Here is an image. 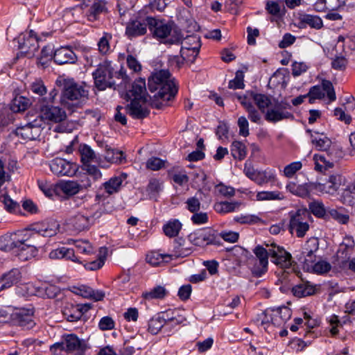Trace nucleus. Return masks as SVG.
Masks as SVG:
<instances>
[{
	"label": "nucleus",
	"mask_w": 355,
	"mask_h": 355,
	"mask_svg": "<svg viewBox=\"0 0 355 355\" xmlns=\"http://www.w3.org/2000/svg\"><path fill=\"white\" fill-rule=\"evenodd\" d=\"M244 84V74L242 71H237L235 74V78L229 82L228 87L232 89H243Z\"/></svg>",
	"instance_id": "3c124183"
},
{
	"label": "nucleus",
	"mask_w": 355,
	"mask_h": 355,
	"mask_svg": "<svg viewBox=\"0 0 355 355\" xmlns=\"http://www.w3.org/2000/svg\"><path fill=\"white\" fill-rule=\"evenodd\" d=\"M191 243L197 246L207 245H218L219 241L211 230H198L191 233L188 236Z\"/></svg>",
	"instance_id": "6ab92c4d"
},
{
	"label": "nucleus",
	"mask_w": 355,
	"mask_h": 355,
	"mask_svg": "<svg viewBox=\"0 0 355 355\" xmlns=\"http://www.w3.org/2000/svg\"><path fill=\"white\" fill-rule=\"evenodd\" d=\"M310 211L316 217L324 218L328 210L325 209L324 204L319 200H314L309 204Z\"/></svg>",
	"instance_id": "a18cd8bd"
},
{
	"label": "nucleus",
	"mask_w": 355,
	"mask_h": 355,
	"mask_svg": "<svg viewBox=\"0 0 355 355\" xmlns=\"http://www.w3.org/2000/svg\"><path fill=\"white\" fill-rule=\"evenodd\" d=\"M59 227L60 225L57 220H49L34 225L33 232L30 234L33 239L37 235L51 237L58 233Z\"/></svg>",
	"instance_id": "a211bd4d"
},
{
	"label": "nucleus",
	"mask_w": 355,
	"mask_h": 355,
	"mask_svg": "<svg viewBox=\"0 0 355 355\" xmlns=\"http://www.w3.org/2000/svg\"><path fill=\"white\" fill-rule=\"evenodd\" d=\"M49 167L53 173L61 176H72L76 174L78 170V167L74 163L58 157L50 162Z\"/></svg>",
	"instance_id": "dca6fc26"
},
{
	"label": "nucleus",
	"mask_w": 355,
	"mask_h": 355,
	"mask_svg": "<svg viewBox=\"0 0 355 355\" xmlns=\"http://www.w3.org/2000/svg\"><path fill=\"white\" fill-rule=\"evenodd\" d=\"M112 36L107 33H105L104 35L99 40L98 42V51L101 54H106L110 49V40Z\"/></svg>",
	"instance_id": "13d9d810"
},
{
	"label": "nucleus",
	"mask_w": 355,
	"mask_h": 355,
	"mask_svg": "<svg viewBox=\"0 0 355 355\" xmlns=\"http://www.w3.org/2000/svg\"><path fill=\"white\" fill-rule=\"evenodd\" d=\"M284 198V196L282 193L278 191H260L258 192L256 195V199L258 201H263V200H281Z\"/></svg>",
	"instance_id": "c03bdc74"
},
{
	"label": "nucleus",
	"mask_w": 355,
	"mask_h": 355,
	"mask_svg": "<svg viewBox=\"0 0 355 355\" xmlns=\"http://www.w3.org/2000/svg\"><path fill=\"white\" fill-rule=\"evenodd\" d=\"M79 153L81 161L85 165L92 162L96 157L94 150L86 144L79 146Z\"/></svg>",
	"instance_id": "49530a36"
},
{
	"label": "nucleus",
	"mask_w": 355,
	"mask_h": 355,
	"mask_svg": "<svg viewBox=\"0 0 355 355\" xmlns=\"http://www.w3.org/2000/svg\"><path fill=\"white\" fill-rule=\"evenodd\" d=\"M38 186L47 197H52L55 193V188L51 182H48L45 180H38Z\"/></svg>",
	"instance_id": "052dcab7"
},
{
	"label": "nucleus",
	"mask_w": 355,
	"mask_h": 355,
	"mask_svg": "<svg viewBox=\"0 0 355 355\" xmlns=\"http://www.w3.org/2000/svg\"><path fill=\"white\" fill-rule=\"evenodd\" d=\"M147 100L132 99L125 107V112L132 118L143 119L149 115L150 110L146 106Z\"/></svg>",
	"instance_id": "aec40b11"
},
{
	"label": "nucleus",
	"mask_w": 355,
	"mask_h": 355,
	"mask_svg": "<svg viewBox=\"0 0 355 355\" xmlns=\"http://www.w3.org/2000/svg\"><path fill=\"white\" fill-rule=\"evenodd\" d=\"M231 154L234 159H243L247 155L245 145L239 141H234L231 145Z\"/></svg>",
	"instance_id": "79ce46f5"
},
{
	"label": "nucleus",
	"mask_w": 355,
	"mask_h": 355,
	"mask_svg": "<svg viewBox=\"0 0 355 355\" xmlns=\"http://www.w3.org/2000/svg\"><path fill=\"white\" fill-rule=\"evenodd\" d=\"M150 17H138L129 21L125 28V34L129 38L144 35L146 33L147 26L149 28Z\"/></svg>",
	"instance_id": "2eb2a0df"
},
{
	"label": "nucleus",
	"mask_w": 355,
	"mask_h": 355,
	"mask_svg": "<svg viewBox=\"0 0 355 355\" xmlns=\"http://www.w3.org/2000/svg\"><path fill=\"white\" fill-rule=\"evenodd\" d=\"M234 220L241 224H256L261 221L257 215L248 214L234 217Z\"/></svg>",
	"instance_id": "5fc2aeb1"
},
{
	"label": "nucleus",
	"mask_w": 355,
	"mask_h": 355,
	"mask_svg": "<svg viewBox=\"0 0 355 355\" xmlns=\"http://www.w3.org/2000/svg\"><path fill=\"white\" fill-rule=\"evenodd\" d=\"M301 21L315 29L321 28L323 25L320 17L311 15H303L301 18Z\"/></svg>",
	"instance_id": "8fccbe9b"
},
{
	"label": "nucleus",
	"mask_w": 355,
	"mask_h": 355,
	"mask_svg": "<svg viewBox=\"0 0 355 355\" xmlns=\"http://www.w3.org/2000/svg\"><path fill=\"white\" fill-rule=\"evenodd\" d=\"M64 340V351L73 352L76 355H83L87 348V343L80 340L75 334H67L63 336Z\"/></svg>",
	"instance_id": "4be33fe9"
},
{
	"label": "nucleus",
	"mask_w": 355,
	"mask_h": 355,
	"mask_svg": "<svg viewBox=\"0 0 355 355\" xmlns=\"http://www.w3.org/2000/svg\"><path fill=\"white\" fill-rule=\"evenodd\" d=\"M126 178V175L115 176L110 178L108 181L105 182L103 187L105 192L108 195H112L118 192L121 187L123 180Z\"/></svg>",
	"instance_id": "473e14b6"
},
{
	"label": "nucleus",
	"mask_w": 355,
	"mask_h": 355,
	"mask_svg": "<svg viewBox=\"0 0 355 355\" xmlns=\"http://www.w3.org/2000/svg\"><path fill=\"white\" fill-rule=\"evenodd\" d=\"M40 110V115L36 119H41L47 121L55 123L62 122L65 120L67 114L64 110L58 106H54L52 103L47 101L46 98H41L37 103Z\"/></svg>",
	"instance_id": "6e6552de"
},
{
	"label": "nucleus",
	"mask_w": 355,
	"mask_h": 355,
	"mask_svg": "<svg viewBox=\"0 0 355 355\" xmlns=\"http://www.w3.org/2000/svg\"><path fill=\"white\" fill-rule=\"evenodd\" d=\"M318 248L319 243L317 239L311 238L306 242L302 251L296 256L297 260L304 263V268L307 270L310 269L311 266L315 261V256L314 253L318 251Z\"/></svg>",
	"instance_id": "f8f14e48"
},
{
	"label": "nucleus",
	"mask_w": 355,
	"mask_h": 355,
	"mask_svg": "<svg viewBox=\"0 0 355 355\" xmlns=\"http://www.w3.org/2000/svg\"><path fill=\"white\" fill-rule=\"evenodd\" d=\"M133 99L147 100L146 82L144 79H139L135 80L130 90Z\"/></svg>",
	"instance_id": "7c9ffc66"
},
{
	"label": "nucleus",
	"mask_w": 355,
	"mask_h": 355,
	"mask_svg": "<svg viewBox=\"0 0 355 355\" xmlns=\"http://www.w3.org/2000/svg\"><path fill=\"white\" fill-rule=\"evenodd\" d=\"M170 256L169 254H161L158 252L153 251L147 254L146 261L153 266H157L163 263L164 259Z\"/></svg>",
	"instance_id": "09e8293b"
},
{
	"label": "nucleus",
	"mask_w": 355,
	"mask_h": 355,
	"mask_svg": "<svg viewBox=\"0 0 355 355\" xmlns=\"http://www.w3.org/2000/svg\"><path fill=\"white\" fill-rule=\"evenodd\" d=\"M315 183H305L302 184H297L293 182H290L287 184L286 190L293 193V195L300 197L307 196L312 189H314Z\"/></svg>",
	"instance_id": "c85d7f7f"
},
{
	"label": "nucleus",
	"mask_w": 355,
	"mask_h": 355,
	"mask_svg": "<svg viewBox=\"0 0 355 355\" xmlns=\"http://www.w3.org/2000/svg\"><path fill=\"white\" fill-rule=\"evenodd\" d=\"M24 288L26 289V295L28 296L37 295V296H43L44 295V289L39 286H36L35 284L32 283H28L24 286Z\"/></svg>",
	"instance_id": "69168bd1"
},
{
	"label": "nucleus",
	"mask_w": 355,
	"mask_h": 355,
	"mask_svg": "<svg viewBox=\"0 0 355 355\" xmlns=\"http://www.w3.org/2000/svg\"><path fill=\"white\" fill-rule=\"evenodd\" d=\"M20 49L23 53L33 55L35 51L38 48V41L36 36H33L32 31L30 32L29 36L20 43Z\"/></svg>",
	"instance_id": "f704fd0d"
},
{
	"label": "nucleus",
	"mask_w": 355,
	"mask_h": 355,
	"mask_svg": "<svg viewBox=\"0 0 355 355\" xmlns=\"http://www.w3.org/2000/svg\"><path fill=\"white\" fill-rule=\"evenodd\" d=\"M238 126L239 128V135L243 137H248L249 132V123L245 116H240L238 119Z\"/></svg>",
	"instance_id": "774afa93"
},
{
	"label": "nucleus",
	"mask_w": 355,
	"mask_h": 355,
	"mask_svg": "<svg viewBox=\"0 0 355 355\" xmlns=\"http://www.w3.org/2000/svg\"><path fill=\"white\" fill-rule=\"evenodd\" d=\"M148 89L151 92L157 91L153 96L151 106L161 109L167 105L178 93V87L174 80L171 78L168 70H159L152 73L148 78Z\"/></svg>",
	"instance_id": "f257e3e1"
},
{
	"label": "nucleus",
	"mask_w": 355,
	"mask_h": 355,
	"mask_svg": "<svg viewBox=\"0 0 355 355\" xmlns=\"http://www.w3.org/2000/svg\"><path fill=\"white\" fill-rule=\"evenodd\" d=\"M53 60L58 64H73L77 60V56L68 46H62L55 51Z\"/></svg>",
	"instance_id": "bb28decb"
},
{
	"label": "nucleus",
	"mask_w": 355,
	"mask_h": 355,
	"mask_svg": "<svg viewBox=\"0 0 355 355\" xmlns=\"http://www.w3.org/2000/svg\"><path fill=\"white\" fill-rule=\"evenodd\" d=\"M44 122L41 119H35L28 122L26 125L19 127L15 130V134L24 139H36L41 133Z\"/></svg>",
	"instance_id": "ddd939ff"
},
{
	"label": "nucleus",
	"mask_w": 355,
	"mask_h": 355,
	"mask_svg": "<svg viewBox=\"0 0 355 355\" xmlns=\"http://www.w3.org/2000/svg\"><path fill=\"white\" fill-rule=\"evenodd\" d=\"M216 192L225 198H231L235 195L234 188L227 186L223 183L217 184L215 187Z\"/></svg>",
	"instance_id": "864d4df0"
},
{
	"label": "nucleus",
	"mask_w": 355,
	"mask_h": 355,
	"mask_svg": "<svg viewBox=\"0 0 355 355\" xmlns=\"http://www.w3.org/2000/svg\"><path fill=\"white\" fill-rule=\"evenodd\" d=\"M75 248L77 252L82 254H89L93 252V248L90 243L86 241H78L75 243Z\"/></svg>",
	"instance_id": "0e129e2a"
},
{
	"label": "nucleus",
	"mask_w": 355,
	"mask_h": 355,
	"mask_svg": "<svg viewBox=\"0 0 355 355\" xmlns=\"http://www.w3.org/2000/svg\"><path fill=\"white\" fill-rule=\"evenodd\" d=\"M327 214L333 219L337 220L341 224H346L349 221V216L345 214L338 209H331L327 211Z\"/></svg>",
	"instance_id": "bf43d9fd"
},
{
	"label": "nucleus",
	"mask_w": 355,
	"mask_h": 355,
	"mask_svg": "<svg viewBox=\"0 0 355 355\" xmlns=\"http://www.w3.org/2000/svg\"><path fill=\"white\" fill-rule=\"evenodd\" d=\"M311 143L318 150L325 151L329 157L332 159L338 158L341 152L338 150L336 146L333 145L330 139L318 132L314 135L311 134Z\"/></svg>",
	"instance_id": "9b49d317"
},
{
	"label": "nucleus",
	"mask_w": 355,
	"mask_h": 355,
	"mask_svg": "<svg viewBox=\"0 0 355 355\" xmlns=\"http://www.w3.org/2000/svg\"><path fill=\"white\" fill-rule=\"evenodd\" d=\"M327 321L329 322V331L332 336H335L338 333V329L342 327L338 317L335 315H331Z\"/></svg>",
	"instance_id": "4d7b16f0"
},
{
	"label": "nucleus",
	"mask_w": 355,
	"mask_h": 355,
	"mask_svg": "<svg viewBox=\"0 0 355 355\" xmlns=\"http://www.w3.org/2000/svg\"><path fill=\"white\" fill-rule=\"evenodd\" d=\"M341 176L335 174L329 176V180L325 183H315L314 189L318 191L334 194L337 191L341 184Z\"/></svg>",
	"instance_id": "a878e982"
},
{
	"label": "nucleus",
	"mask_w": 355,
	"mask_h": 355,
	"mask_svg": "<svg viewBox=\"0 0 355 355\" xmlns=\"http://www.w3.org/2000/svg\"><path fill=\"white\" fill-rule=\"evenodd\" d=\"M149 30L157 39H166V43L175 44L180 42L182 35L180 31L173 29V25L153 17L149 19Z\"/></svg>",
	"instance_id": "20e7f679"
},
{
	"label": "nucleus",
	"mask_w": 355,
	"mask_h": 355,
	"mask_svg": "<svg viewBox=\"0 0 355 355\" xmlns=\"http://www.w3.org/2000/svg\"><path fill=\"white\" fill-rule=\"evenodd\" d=\"M266 313L270 315L271 323L279 327L291 318V310L286 306H282L266 309Z\"/></svg>",
	"instance_id": "b1692460"
},
{
	"label": "nucleus",
	"mask_w": 355,
	"mask_h": 355,
	"mask_svg": "<svg viewBox=\"0 0 355 355\" xmlns=\"http://www.w3.org/2000/svg\"><path fill=\"white\" fill-rule=\"evenodd\" d=\"M184 321L183 318H177L174 316H169V312H166L163 317L152 318L148 322V330L152 334H157L162 328L166 324H180Z\"/></svg>",
	"instance_id": "f3484780"
},
{
	"label": "nucleus",
	"mask_w": 355,
	"mask_h": 355,
	"mask_svg": "<svg viewBox=\"0 0 355 355\" xmlns=\"http://www.w3.org/2000/svg\"><path fill=\"white\" fill-rule=\"evenodd\" d=\"M73 292L85 298H92L95 301H100L103 299L105 294L101 291H94L92 288L85 285L73 288Z\"/></svg>",
	"instance_id": "cd10ccee"
},
{
	"label": "nucleus",
	"mask_w": 355,
	"mask_h": 355,
	"mask_svg": "<svg viewBox=\"0 0 355 355\" xmlns=\"http://www.w3.org/2000/svg\"><path fill=\"white\" fill-rule=\"evenodd\" d=\"M293 294L297 297L311 295L315 293V288L309 282L302 281L292 288Z\"/></svg>",
	"instance_id": "2f4dec72"
},
{
	"label": "nucleus",
	"mask_w": 355,
	"mask_h": 355,
	"mask_svg": "<svg viewBox=\"0 0 355 355\" xmlns=\"http://www.w3.org/2000/svg\"><path fill=\"white\" fill-rule=\"evenodd\" d=\"M106 10L105 3L103 1L95 2L90 9V17L96 19L97 15L105 12Z\"/></svg>",
	"instance_id": "338daca9"
},
{
	"label": "nucleus",
	"mask_w": 355,
	"mask_h": 355,
	"mask_svg": "<svg viewBox=\"0 0 355 355\" xmlns=\"http://www.w3.org/2000/svg\"><path fill=\"white\" fill-rule=\"evenodd\" d=\"M201 46L200 40L196 35L187 36L182 42L181 49L200 50Z\"/></svg>",
	"instance_id": "de8ad7c7"
},
{
	"label": "nucleus",
	"mask_w": 355,
	"mask_h": 355,
	"mask_svg": "<svg viewBox=\"0 0 355 355\" xmlns=\"http://www.w3.org/2000/svg\"><path fill=\"white\" fill-rule=\"evenodd\" d=\"M167 294L166 288L161 286H157L148 292L142 293V297L146 300H151L153 299H162Z\"/></svg>",
	"instance_id": "37998d69"
},
{
	"label": "nucleus",
	"mask_w": 355,
	"mask_h": 355,
	"mask_svg": "<svg viewBox=\"0 0 355 355\" xmlns=\"http://www.w3.org/2000/svg\"><path fill=\"white\" fill-rule=\"evenodd\" d=\"M116 74L114 71L112 63L105 60L98 65V68L93 72L95 86L99 90H104L107 87H112L115 85L114 78Z\"/></svg>",
	"instance_id": "39448f33"
},
{
	"label": "nucleus",
	"mask_w": 355,
	"mask_h": 355,
	"mask_svg": "<svg viewBox=\"0 0 355 355\" xmlns=\"http://www.w3.org/2000/svg\"><path fill=\"white\" fill-rule=\"evenodd\" d=\"M164 167V161L162 159L153 157L146 162V168L152 171H157Z\"/></svg>",
	"instance_id": "e2e57ef3"
},
{
	"label": "nucleus",
	"mask_w": 355,
	"mask_h": 355,
	"mask_svg": "<svg viewBox=\"0 0 355 355\" xmlns=\"http://www.w3.org/2000/svg\"><path fill=\"white\" fill-rule=\"evenodd\" d=\"M100 216L101 214L97 211L92 214L81 211L70 217L67 220V224L73 230L80 232L89 230L94 225L96 218Z\"/></svg>",
	"instance_id": "1a4fd4ad"
},
{
	"label": "nucleus",
	"mask_w": 355,
	"mask_h": 355,
	"mask_svg": "<svg viewBox=\"0 0 355 355\" xmlns=\"http://www.w3.org/2000/svg\"><path fill=\"white\" fill-rule=\"evenodd\" d=\"M182 226V223L178 219H171L163 226V231L166 236L175 237L178 235Z\"/></svg>",
	"instance_id": "e433bc0d"
},
{
	"label": "nucleus",
	"mask_w": 355,
	"mask_h": 355,
	"mask_svg": "<svg viewBox=\"0 0 355 355\" xmlns=\"http://www.w3.org/2000/svg\"><path fill=\"white\" fill-rule=\"evenodd\" d=\"M200 50L194 49H181L180 54L182 60L188 62H193L197 58Z\"/></svg>",
	"instance_id": "680f3d73"
},
{
	"label": "nucleus",
	"mask_w": 355,
	"mask_h": 355,
	"mask_svg": "<svg viewBox=\"0 0 355 355\" xmlns=\"http://www.w3.org/2000/svg\"><path fill=\"white\" fill-rule=\"evenodd\" d=\"M91 306L88 304H73L66 303L62 309V314L69 322H76L80 320L83 315L90 309Z\"/></svg>",
	"instance_id": "412c9836"
},
{
	"label": "nucleus",
	"mask_w": 355,
	"mask_h": 355,
	"mask_svg": "<svg viewBox=\"0 0 355 355\" xmlns=\"http://www.w3.org/2000/svg\"><path fill=\"white\" fill-rule=\"evenodd\" d=\"M63 193L68 196H73L78 193L82 186L74 181H67L60 182L57 185Z\"/></svg>",
	"instance_id": "a19ab883"
},
{
	"label": "nucleus",
	"mask_w": 355,
	"mask_h": 355,
	"mask_svg": "<svg viewBox=\"0 0 355 355\" xmlns=\"http://www.w3.org/2000/svg\"><path fill=\"white\" fill-rule=\"evenodd\" d=\"M330 159H327L323 155L316 154L313 157L315 162V169L320 172H323L334 166V161L338 158L332 159L329 157Z\"/></svg>",
	"instance_id": "72a5a7b5"
},
{
	"label": "nucleus",
	"mask_w": 355,
	"mask_h": 355,
	"mask_svg": "<svg viewBox=\"0 0 355 355\" xmlns=\"http://www.w3.org/2000/svg\"><path fill=\"white\" fill-rule=\"evenodd\" d=\"M240 206L241 202L237 201H222L216 202L214 207L217 213L227 214L234 211L236 209H239Z\"/></svg>",
	"instance_id": "4c0bfd02"
},
{
	"label": "nucleus",
	"mask_w": 355,
	"mask_h": 355,
	"mask_svg": "<svg viewBox=\"0 0 355 355\" xmlns=\"http://www.w3.org/2000/svg\"><path fill=\"white\" fill-rule=\"evenodd\" d=\"M1 277L7 288H9L21 280V274L19 269L13 268L3 274Z\"/></svg>",
	"instance_id": "c9c22d12"
},
{
	"label": "nucleus",
	"mask_w": 355,
	"mask_h": 355,
	"mask_svg": "<svg viewBox=\"0 0 355 355\" xmlns=\"http://www.w3.org/2000/svg\"><path fill=\"white\" fill-rule=\"evenodd\" d=\"M354 241L351 236L344 238L343 242L340 244L337 251V259L342 263H347L353 253L354 249Z\"/></svg>",
	"instance_id": "393cba45"
},
{
	"label": "nucleus",
	"mask_w": 355,
	"mask_h": 355,
	"mask_svg": "<svg viewBox=\"0 0 355 355\" xmlns=\"http://www.w3.org/2000/svg\"><path fill=\"white\" fill-rule=\"evenodd\" d=\"M267 246L269 248L268 250L258 245L253 251L257 259L252 268V272L255 277H261L266 272L269 255L271 257L272 261L282 268H288L292 264L291 254L283 248L277 246L274 243Z\"/></svg>",
	"instance_id": "f03ea898"
},
{
	"label": "nucleus",
	"mask_w": 355,
	"mask_h": 355,
	"mask_svg": "<svg viewBox=\"0 0 355 355\" xmlns=\"http://www.w3.org/2000/svg\"><path fill=\"white\" fill-rule=\"evenodd\" d=\"M87 96L88 90L85 89V86L77 83L73 79H64L63 91L60 100L63 105H68V101H79L87 98Z\"/></svg>",
	"instance_id": "423d86ee"
},
{
	"label": "nucleus",
	"mask_w": 355,
	"mask_h": 355,
	"mask_svg": "<svg viewBox=\"0 0 355 355\" xmlns=\"http://www.w3.org/2000/svg\"><path fill=\"white\" fill-rule=\"evenodd\" d=\"M302 167L301 162H293L286 165L283 171L284 175L286 178H292Z\"/></svg>",
	"instance_id": "6e6d98bb"
},
{
	"label": "nucleus",
	"mask_w": 355,
	"mask_h": 355,
	"mask_svg": "<svg viewBox=\"0 0 355 355\" xmlns=\"http://www.w3.org/2000/svg\"><path fill=\"white\" fill-rule=\"evenodd\" d=\"M250 98L262 113H265L269 107L273 103V99L270 96L263 94L251 92Z\"/></svg>",
	"instance_id": "c756f323"
},
{
	"label": "nucleus",
	"mask_w": 355,
	"mask_h": 355,
	"mask_svg": "<svg viewBox=\"0 0 355 355\" xmlns=\"http://www.w3.org/2000/svg\"><path fill=\"white\" fill-rule=\"evenodd\" d=\"M325 94L331 102L336 100V96L332 83L329 80H323L321 85L312 87L307 96L310 97L309 101L312 103V98H323L325 96Z\"/></svg>",
	"instance_id": "4468645a"
},
{
	"label": "nucleus",
	"mask_w": 355,
	"mask_h": 355,
	"mask_svg": "<svg viewBox=\"0 0 355 355\" xmlns=\"http://www.w3.org/2000/svg\"><path fill=\"white\" fill-rule=\"evenodd\" d=\"M290 107L289 103L273 99V103L265 112V119L270 123H276L293 118V115L286 110Z\"/></svg>",
	"instance_id": "9d476101"
},
{
	"label": "nucleus",
	"mask_w": 355,
	"mask_h": 355,
	"mask_svg": "<svg viewBox=\"0 0 355 355\" xmlns=\"http://www.w3.org/2000/svg\"><path fill=\"white\" fill-rule=\"evenodd\" d=\"M31 105V101L29 98L18 96L12 100L10 109L14 112H21L27 110Z\"/></svg>",
	"instance_id": "58836bf2"
},
{
	"label": "nucleus",
	"mask_w": 355,
	"mask_h": 355,
	"mask_svg": "<svg viewBox=\"0 0 355 355\" xmlns=\"http://www.w3.org/2000/svg\"><path fill=\"white\" fill-rule=\"evenodd\" d=\"M29 232H19L0 238V250L12 252L21 261H26L35 256L37 249Z\"/></svg>",
	"instance_id": "7ed1b4c3"
},
{
	"label": "nucleus",
	"mask_w": 355,
	"mask_h": 355,
	"mask_svg": "<svg viewBox=\"0 0 355 355\" xmlns=\"http://www.w3.org/2000/svg\"><path fill=\"white\" fill-rule=\"evenodd\" d=\"M33 317V309H20L12 314L14 322L19 326L26 329H31L35 326V323Z\"/></svg>",
	"instance_id": "5701e85b"
},
{
	"label": "nucleus",
	"mask_w": 355,
	"mask_h": 355,
	"mask_svg": "<svg viewBox=\"0 0 355 355\" xmlns=\"http://www.w3.org/2000/svg\"><path fill=\"white\" fill-rule=\"evenodd\" d=\"M311 268L313 272L322 275L328 272L331 270V266L329 262L321 260L312 264L310 267Z\"/></svg>",
	"instance_id": "603ef678"
},
{
	"label": "nucleus",
	"mask_w": 355,
	"mask_h": 355,
	"mask_svg": "<svg viewBox=\"0 0 355 355\" xmlns=\"http://www.w3.org/2000/svg\"><path fill=\"white\" fill-rule=\"evenodd\" d=\"M310 213L306 209H298L290 213L288 230L291 234L303 238L309 230Z\"/></svg>",
	"instance_id": "0eeeda50"
},
{
	"label": "nucleus",
	"mask_w": 355,
	"mask_h": 355,
	"mask_svg": "<svg viewBox=\"0 0 355 355\" xmlns=\"http://www.w3.org/2000/svg\"><path fill=\"white\" fill-rule=\"evenodd\" d=\"M275 179L276 175L273 171L265 170L257 171L252 181L255 182L259 185H263L270 181H275Z\"/></svg>",
	"instance_id": "ea45409f"
}]
</instances>
